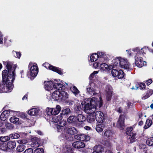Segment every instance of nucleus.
I'll return each mask as SVG.
<instances>
[{
    "mask_svg": "<svg viewBox=\"0 0 153 153\" xmlns=\"http://www.w3.org/2000/svg\"><path fill=\"white\" fill-rule=\"evenodd\" d=\"M3 64L6 65L7 70H4L2 73V85H6L2 91L6 93L10 92L12 91L13 88L12 83L16 76L15 71L16 65L13 64L10 62H4Z\"/></svg>",
    "mask_w": 153,
    "mask_h": 153,
    "instance_id": "obj_1",
    "label": "nucleus"
},
{
    "mask_svg": "<svg viewBox=\"0 0 153 153\" xmlns=\"http://www.w3.org/2000/svg\"><path fill=\"white\" fill-rule=\"evenodd\" d=\"M28 70L27 73V76L30 79L32 80L36 76L39 69L36 64L33 65L31 62H30L28 66Z\"/></svg>",
    "mask_w": 153,
    "mask_h": 153,
    "instance_id": "obj_2",
    "label": "nucleus"
},
{
    "mask_svg": "<svg viewBox=\"0 0 153 153\" xmlns=\"http://www.w3.org/2000/svg\"><path fill=\"white\" fill-rule=\"evenodd\" d=\"M53 87L55 89L61 91V98L62 100H65L68 98V94L65 91V87L63 84L61 83L55 84Z\"/></svg>",
    "mask_w": 153,
    "mask_h": 153,
    "instance_id": "obj_3",
    "label": "nucleus"
},
{
    "mask_svg": "<svg viewBox=\"0 0 153 153\" xmlns=\"http://www.w3.org/2000/svg\"><path fill=\"white\" fill-rule=\"evenodd\" d=\"M73 147L77 149L79 151L83 153H87L88 151L84 148L85 146V144L80 141H76L74 142L72 144Z\"/></svg>",
    "mask_w": 153,
    "mask_h": 153,
    "instance_id": "obj_4",
    "label": "nucleus"
},
{
    "mask_svg": "<svg viewBox=\"0 0 153 153\" xmlns=\"http://www.w3.org/2000/svg\"><path fill=\"white\" fill-rule=\"evenodd\" d=\"M95 118L96 120L99 123H103L106 119L107 115L100 111H97L95 112Z\"/></svg>",
    "mask_w": 153,
    "mask_h": 153,
    "instance_id": "obj_5",
    "label": "nucleus"
},
{
    "mask_svg": "<svg viewBox=\"0 0 153 153\" xmlns=\"http://www.w3.org/2000/svg\"><path fill=\"white\" fill-rule=\"evenodd\" d=\"M89 102H85L84 104H82V107H83L85 111L89 114H94L95 112V108L93 107V105Z\"/></svg>",
    "mask_w": 153,
    "mask_h": 153,
    "instance_id": "obj_6",
    "label": "nucleus"
},
{
    "mask_svg": "<svg viewBox=\"0 0 153 153\" xmlns=\"http://www.w3.org/2000/svg\"><path fill=\"white\" fill-rule=\"evenodd\" d=\"M90 102L93 105V107L95 108V111L97 107L100 108L102 105L103 101L101 97H100L99 100L96 98H92Z\"/></svg>",
    "mask_w": 153,
    "mask_h": 153,
    "instance_id": "obj_7",
    "label": "nucleus"
},
{
    "mask_svg": "<svg viewBox=\"0 0 153 153\" xmlns=\"http://www.w3.org/2000/svg\"><path fill=\"white\" fill-rule=\"evenodd\" d=\"M130 64L126 59L120 57L119 66L121 68H123L126 70L129 71L131 70L130 68Z\"/></svg>",
    "mask_w": 153,
    "mask_h": 153,
    "instance_id": "obj_8",
    "label": "nucleus"
},
{
    "mask_svg": "<svg viewBox=\"0 0 153 153\" xmlns=\"http://www.w3.org/2000/svg\"><path fill=\"white\" fill-rule=\"evenodd\" d=\"M125 117L124 115L120 114L117 121V126L120 130H123L125 128Z\"/></svg>",
    "mask_w": 153,
    "mask_h": 153,
    "instance_id": "obj_9",
    "label": "nucleus"
},
{
    "mask_svg": "<svg viewBox=\"0 0 153 153\" xmlns=\"http://www.w3.org/2000/svg\"><path fill=\"white\" fill-rule=\"evenodd\" d=\"M135 59V62L133 65L134 67L137 66L139 68H141L145 65L144 63H146V62L143 61V58L141 56H137Z\"/></svg>",
    "mask_w": 153,
    "mask_h": 153,
    "instance_id": "obj_10",
    "label": "nucleus"
},
{
    "mask_svg": "<svg viewBox=\"0 0 153 153\" xmlns=\"http://www.w3.org/2000/svg\"><path fill=\"white\" fill-rule=\"evenodd\" d=\"M30 140L32 142L30 146L32 148L35 149L39 146V142L40 140L39 138L37 137L31 136Z\"/></svg>",
    "mask_w": 153,
    "mask_h": 153,
    "instance_id": "obj_11",
    "label": "nucleus"
},
{
    "mask_svg": "<svg viewBox=\"0 0 153 153\" xmlns=\"http://www.w3.org/2000/svg\"><path fill=\"white\" fill-rule=\"evenodd\" d=\"M44 83V88L46 90L48 91L51 90L53 89V88H54L53 87V86L55 85V84L58 83H57V81H56V82H54L53 81L51 80L49 81H45Z\"/></svg>",
    "mask_w": 153,
    "mask_h": 153,
    "instance_id": "obj_12",
    "label": "nucleus"
},
{
    "mask_svg": "<svg viewBox=\"0 0 153 153\" xmlns=\"http://www.w3.org/2000/svg\"><path fill=\"white\" fill-rule=\"evenodd\" d=\"M74 137L77 140L85 142L89 140L90 138V137L88 136L81 134L75 135Z\"/></svg>",
    "mask_w": 153,
    "mask_h": 153,
    "instance_id": "obj_13",
    "label": "nucleus"
},
{
    "mask_svg": "<svg viewBox=\"0 0 153 153\" xmlns=\"http://www.w3.org/2000/svg\"><path fill=\"white\" fill-rule=\"evenodd\" d=\"M14 112H15L11 110H7L3 111L0 116L1 120L3 121L5 120L10 114Z\"/></svg>",
    "mask_w": 153,
    "mask_h": 153,
    "instance_id": "obj_14",
    "label": "nucleus"
},
{
    "mask_svg": "<svg viewBox=\"0 0 153 153\" xmlns=\"http://www.w3.org/2000/svg\"><path fill=\"white\" fill-rule=\"evenodd\" d=\"M61 97L60 90H58L54 91L52 95V98L56 101L61 100Z\"/></svg>",
    "mask_w": 153,
    "mask_h": 153,
    "instance_id": "obj_15",
    "label": "nucleus"
},
{
    "mask_svg": "<svg viewBox=\"0 0 153 153\" xmlns=\"http://www.w3.org/2000/svg\"><path fill=\"white\" fill-rule=\"evenodd\" d=\"M67 121L69 123L77 126V119L76 116H70L68 118Z\"/></svg>",
    "mask_w": 153,
    "mask_h": 153,
    "instance_id": "obj_16",
    "label": "nucleus"
},
{
    "mask_svg": "<svg viewBox=\"0 0 153 153\" xmlns=\"http://www.w3.org/2000/svg\"><path fill=\"white\" fill-rule=\"evenodd\" d=\"M146 48H141V50H140L138 48H134L132 49V51H134V52H136V55L135 56H139V55H140L141 56H143L144 54H146L145 51H144V49H146Z\"/></svg>",
    "mask_w": 153,
    "mask_h": 153,
    "instance_id": "obj_17",
    "label": "nucleus"
},
{
    "mask_svg": "<svg viewBox=\"0 0 153 153\" xmlns=\"http://www.w3.org/2000/svg\"><path fill=\"white\" fill-rule=\"evenodd\" d=\"M40 109L37 108H32L28 111V114L30 115L37 116L39 115Z\"/></svg>",
    "mask_w": 153,
    "mask_h": 153,
    "instance_id": "obj_18",
    "label": "nucleus"
},
{
    "mask_svg": "<svg viewBox=\"0 0 153 153\" xmlns=\"http://www.w3.org/2000/svg\"><path fill=\"white\" fill-rule=\"evenodd\" d=\"M71 113L70 109L69 108H64L62 110L60 115L63 117L69 115Z\"/></svg>",
    "mask_w": 153,
    "mask_h": 153,
    "instance_id": "obj_19",
    "label": "nucleus"
},
{
    "mask_svg": "<svg viewBox=\"0 0 153 153\" xmlns=\"http://www.w3.org/2000/svg\"><path fill=\"white\" fill-rule=\"evenodd\" d=\"M136 133H131L130 134V135L127 136V139H130V142L131 143H132L136 141Z\"/></svg>",
    "mask_w": 153,
    "mask_h": 153,
    "instance_id": "obj_20",
    "label": "nucleus"
},
{
    "mask_svg": "<svg viewBox=\"0 0 153 153\" xmlns=\"http://www.w3.org/2000/svg\"><path fill=\"white\" fill-rule=\"evenodd\" d=\"M112 65L108 66V65L105 63H103L100 65V69L103 71H109L111 70Z\"/></svg>",
    "mask_w": 153,
    "mask_h": 153,
    "instance_id": "obj_21",
    "label": "nucleus"
},
{
    "mask_svg": "<svg viewBox=\"0 0 153 153\" xmlns=\"http://www.w3.org/2000/svg\"><path fill=\"white\" fill-rule=\"evenodd\" d=\"M66 132L69 134L74 135L77 133V131L74 127H71L67 128Z\"/></svg>",
    "mask_w": 153,
    "mask_h": 153,
    "instance_id": "obj_22",
    "label": "nucleus"
},
{
    "mask_svg": "<svg viewBox=\"0 0 153 153\" xmlns=\"http://www.w3.org/2000/svg\"><path fill=\"white\" fill-rule=\"evenodd\" d=\"M105 127V125L103 124L102 123H99L96 125V130L98 132H102Z\"/></svg>",
    "mask_w": 153,
    "mask_h": 153,
    "instance_id": "obj_23",
    "label": "nucleus"
},
{
    "mask_svg": "<svg viewBox=\"0 0 153 153\" xmlns=\"http://www.w3.org/2000/svg\"><path fill=\"white\" fill-rule=\"evenodd\" d=\"M103 149L100 146H95L93 148L92 153H102Z\"/></svg>",
    "mask_w": 153,
    "mask_h": 153,
    "instance_id": "obj_24",
    "label": "nucleus"
},
{
    "mask_svg": "<svg viewBox=\"0 0 153 153\" xmlns=\"http://www.w3.org/2000/svg\"><path fill=\"white\" fill-rule=\"evenodd\" d=\"M52 69L51 71L56 72L60 75H62L63 73H62V70L60 68H59L53 66V67H51Z\"/></svg>",
    "mask_w": 153,
    "mask_h": 153,
    "instance_id": "obj_25",
    "label": "nucleus"
},
{
    "mask_svg": "<svg viewBox=\"0 0 153 153\" xmlns=\"http://www.w3.org/2000/svg\"><path fill=\"white\" fill-rule=\"evenodd\" d=\"M53 108V115H56L58 114L61 111V108L59 105H56L55 108Z\"/></svg>",
    "mask_w": 153,
    "mask_h": 153,
    "instance_id": "obj_26",
    "label": "nucleus"
},
{
    "mask_svg": "<svg viewBox=\"0 0 153 153\" xmlns=\"http://www.w3.org/2000/svg\"><path fill=\"white\" fill-rule=\"evenodd\" d=\"M63 117L61 115L58 116H54L52 117V121L54 123H57L60 122L62 119Z\"/></svg>",
    "mask_w": 153,
    "mask_h": 153,
    "instance_id": "obj_27",
    "label": "nucleus"
},
{
    "mask_svg": "<svg viewBox=\"0 0 153 153\" xmlns=\"http://www.w3.org/2000/svg\"><path fill=\"white\" fill-rule=\"evenodd\" d=\"M10 120L11 123H13L16 125H18L19 124V119L16 117L13 116L11 117Z\"/></svg>",
    "mask_w": 153,
    "mask_h": 153,
    "instance_id": "obj_28",
    "label": "nucleus"
},
{
    "mask_svg": "<svg viewBox=\"0 0 153 153\" xmlns=\"http://www.w3.org/2000/svg\"><path fill=\"white\" fill-rule=\"evenodd\" d=\"M76 116L77 119V122L83 123L86 120L85 117L82 114H78Z\"/></svg>",
    "mask_w": 153,
    "mask_h": 153,
    "instance_id": "obj_29",
    "label": "nucleus"
},
{
    "mask_svg": "<svg viewBox=\"0 0 153 153\" xmlns=\"http://www.w3.org/2000/svg\"><path fill=\"white\" fill-rule=\"evenodd\" d=\"M7 148L10 149H13L16 146V143L15 142L10 141L7 144Z\"/></svg>",
    "mask_w": 153,
    "mask_h": 153,
    "instance_id": "obj_30",
    "label": "nucleus"
},
{
    "mask_svg": "<svg viewBox=\"0 0 153 153\" xmlns=\"http://www.w3.org/2000/svg\"><path fill=\"white\" fill-rule=\"evenodd\" d=\"M112 135V132L110 130H106L104 133H102V135L106 138L110 137Z\"/></svg>",
    "mask_w": 153,
    "mask_h": 153,
    "instance_id": "obj_31",
    "label": "nucleus"
},
{
    "mask_svg": "<svg viewBox=\"0 0 153 153\" xmlns=\"http://www.w3.org/2000/svg\"><path fill=\"white\" fill-rule=\"evenodd\" d=\"M120 57L115 58L112 61L113 67H115L116 66H119Z\"/></svg>",
    "mask_w": 153,
    "mask_h": 153,
    "instance_id": "obj_32",
    "label": "nucleus"
},
{
    "mask_svg": "<svg viewBox=\"0 0 153 153\" xmlns=\"http://www.w3.org/2000/svg\"><path fill=\"white\" fill-rule=\"evenodd\" d=\"M98 55L96 53L92 54L90 56V60L93 62L96 61L98 59Z\"/></svg>",
    "mask_w": 153,
    "mask_h": 153,
    "instance_id": "obj_33",
    "label": "nucleus"
},
{
    "mask_svg": "<svg viewBox=\"0 0 153 153\" xmlns=\"http://www.w3.org/2000/svg\"><path fill=\"white\" fill-rule=\"evenodd\" d=\"M70 89L71 91L75 95H77L78 94L79 91L77 88L75 86H71L70 88Z\"/></svg>",
    "mask_w": 153,
    "mask_h": 153,
    "instance_id": "obj_34",
    "label": "nucleus"
},
{
    "mask_svg": "<svg viewBox=\"0 0 153 153\" xmlns=\"http://www.w3.org/2000/svg\"><path fill=\"white\" fill-rule=\"evenodd\" d=\"M153 93V90L152 89H150L146 93V94L144 96L142 97L143 100H145L146 99L149 97Z\"/></svg>",
    "mask_w": 153,
    "mask_h": 153,
    "instance_id": "obj_35",
    "label": "nucleus"
},
{
    "mask_svg": "<svg viewBox=\"0 0 153 153\" xmlns=\"http://www.w3.org/2000/svg\"><path fill=\"white\" fill-rule=\"evenodd\" d=\"M146 124L144 126V128L146 129L149 127L152 124V121L151 119H148L146 120Z\"/></svg>",
    "mask_w": 153,
    "mask_h": 153,
    "instance_id": "obj_36",
    "label": "nucleus"
},
{
    "mask_svg": "<svg viewBox=\"0 0 153 153\" xmlns=\"http://www.w3.org/2000/svg\"><path fill=\"white\" fill-rule=\"evenodd\" d=\"M95 119L94 116L91 115H88L86 119L87 121L89 123H92L95 121Z\"/></svg>",
    "mask_w": 153,
    "mask_h": 153,
    "instance_id": "obj_37",
    "label": "nucleus"
},
{
    "mask_svg": "<svg viewBox=\"0 0 153 153\" xmlns=\"http://www.w3.org/2000/svg\"><path fill=\"white\" fill-rule=\"evenodd\" d=\"M114 68L115 67H112V66L111 67V74L112 76L114 77L117 76L118 71L116 69H114Z\"/></svg>",
    "mask_w": 153,
    "mask_h": 153,
    "instance_id": "obj_38",
    "label": "nucleus"
},
{
    "mask_svg": "<svg viewBox=\"0 0 153 153\" xmlns=\"http://www.w3.org/2000/svg\"><path fill=\"white\" fill-rule=\"evenodd\" d=\"M146 143L147 145L150 146H153V137L148 138L146 140Z\"/></svg>",
    "mask_w": 153,
    "mask_h": 153,
    "instance_id": "obj_39",
    "label": "nucleus"
},
{
    "mask_svg": "<svg viewBox=\"0 0 153 153\" xmlns=\"http://www.w3.org/2000/svg\"><path fill=\"white\" fill-rule=\"evenodd\" d=\"M53 108H47L46 109V112L47 115L48 116H53Z\"/></svg>",
    "mask_w": 153,
    "mask_h": 153,
    "instance_id": "obj_40",
    "label": "nucleus"
},
{
    "mask_svg": "<svg viewBox=\"0 0 153 153\" xmlns=\"http://www.w3.org/2000/svg\"><path fill=\"white\" fill-rule=\"evenodd\" d=\"M117 77L119 79H122L123 78L125 75V74L123 71L120 70L118 71V74H117Z\"/></svg>",
    "mask_w": 153,
    "mask_h": 153,
    "instance_id": "obj_41",
    "label": "nucleus"
},
{
    "mask_svg": "<svg viewBox=\"0 0 153 153\" xmlns=\"http://www.w3.org/2000/svg\"><path fill=\"white\" fill-rule=\"evenodd\" d=\"M10 140V137L8 136L0 137V141L1 143Z\"/></svg>",
    "mask_w": 153,
    "mask_h": 153,
    "instance_id": "obj_42",
    "label": "nucleus"
},
{
    "mask_svg": "<svg viewBox=\"0 0 153 153\" xmlns=\"http://www.w3.org/2000/svg\"><path fill=\"white\" fill-rule=\"evenodd\" d=\"M133 129V128L131 127H127L126 130V132L125 134V135H130V134L131 133H133V132H132V130Z\"/></svg>",
    "mask_w": 153,
    "mask_h": 153,
    "instance_id": "obj_43",
    "label": "nucleus"
},
{
    "mask_svg": "<svg viewBox=\"0 0 153 153\" xmlns=\"http://www.w3.org/2000/svg\"><path fill=\"white\" fill-rule=\"evenodd\" d=\"M7 144L5 143H0V148L3 151H7Z\"/></svg>",
    "mask_w": 153,
    "mask_h": 153,
    "instance_id": "obj_44",
    "label": "nucleus"
},
{
    "mask_svg": "<svg viewBox=\"0 0 153 153\" xmlns=\"http://www.w3.org/2000/svg\"><path fill=\"white\" fill-rule=\"evenodd\" d=\"M97 55H98V58H99V59H104L106 56V54L105 53L103 52H98Z\"/></svg>",
    "mask_w": 153,
    "mask_h": 153,
    "instance_id": "obj_45",
    "label": "nucleus"
},
{
    "mask_svg": "<svg viewBox=\"0 0 153 153\" xmlns=\"http://www.w3.org/2000/svg\"><path fill=\"white\" fill-rule=\"evenodd\" d=\"M81 107L79 105H76L74 108V112L76 113L79 114L80 113Z\"/></svg>",
    "mask_w": 153,
    "mask_h": 153,
    "instance_id": "obj_46",
    "label": "nucleus"
},
{
    "mask_svg": "<svg viewBox=\"0 0 153 153\" xmlns=\"http://www.w3.org/2000/svg\"><path fill=\"white\" fill-rule=\"evenodd\" d=\"M43 65L46 68L49 69L51 70L52 69V67H53V66L47 62H45L43 64Z\"/></svg>",
    "mask_w": 153,
    "mask_h": 153,
    "instance_id": "obj_47",
    "label": "nucleus"
},
{
    "mask_svg": "<svg viewBox=\"0 0 153 153\" xmlns=\"http://www.w3.org/2000/svg\"><path fill=\"white\" fill-rule=\"evenodd\" d=\"M34 153H44V150L42 148H37L34 151Z\"/></svg>",
    "mask_w": 153,
    "mask_h": 153,
    "instance_id": "obj_48",
    "label": "nucleus"
},
{
    "mask_svg": "<svg viewBox=\"0 0 153 153\" xmlns=\"http://www.w3.org/2000/svg\"><path fill=\"white\" fill-rule=\"evenodd\" d=\"M98 71H94L92 73H91L89 78V79L90 80H92V79L93 78H94V77L95 76V74L98 73Z\"/></svg>",
    "mask_w": 153,
    "mask_h": 153,
    "instance_id": "obj_49",
    "label": "nucleus"
},
{
    "mask_svg": "<svg viewBox=\"0 0 153 153\" xmlns=\"http://www.w3.org/2000/svg\"><path fill=\"white\" fill-rule=\"evenodd\" d=\"M146 87L145 84L144 83H141L137 85V88H139L141 90L144 89Z\"/></svg>",
    "mask_w": 153,
    "mask_h": 153,
    "instance_id": "obj_50",
    "label": "nucleus"
},
{
    "mask_svg": "<svg viewBox=\"0 0 153 153\" xmlns=\"http://www.w3.org/2000/svg\"><path fill=\"white\" fill-rule=\"evenodd\" d=\"M56 128H57L58 131V132H59V131H62V130L63 128V127L64 126H65V124H62V125H61H61H59L58 124H57V125H56Z\"/></svg>",
    "mask_w": 153,
    "mask_h": 153,
    "instance_id": "obj_51",
    "label": "nucleus"
},
{
    "mask_svg": "<svg viewBox=\"0 0 153 153\" xmlns=\"http://www.w3.org/2000/svg\"><path fill=\"white\" fill-rule=\"evenodd\" d=\"M112 97V93L111 92H108L107 93L106 95V99L107 101H110L111 100Z\"/></svg>",
    "mask_w": 153,
    "mask_h": 153,
    "instance_id": "obj_52",
    "label": "nucleus"
},
{
    "mask_svg": "<svg viewBox=\"0 0 153 153\" xmlns=\"http://www.w3.org/2000/svg\"><path fill=\"white\" fill-rule=\"evenodd\" d=\"M65 103L67 105H71L74 103V101L73 100H65Z\"/></svg>",
    "mask_w": 153,
    "mask_h": 153,
    "instance_id": "obj_53",
    "label": "nucleus"
},
{
    "mask_svg": "<svg viewBox=\"0 0 153 153\" xmlns=\"http://www.w3.org/2000/svg\"><path fill=\"white\" fill-rule=\"evenodd\" d=\"M6 128L8 129H11L13 128L12 125L10 123H7L5 124Z\"/></svg>",
    "mask_w": 153,
    "mask_h": 153,
    "instance_id": "obj_54",
    "label": "nucleus"
},
{
    "mask_svg": "<svg viewBox=\"0 0 153 153\" xmlns=\"http://www.w3.org/2000/svg\"><path fill=\"white\" fill-rule=\"evenodd\" d=\"M65 153H74V151L71 147H67Z\"/></svg>",
    "mask_w": 153,
    "mask_h": 153,
    "instance_id": "obj_55",
    "label": "nucleus"
},
{
    "mask_svg": "<svg viewBox=\"0 0 153 153\" xmlns=\"http://www.w3.org/2000/svg\"><path fill=\"white\" fill-rule=\"evenodd\" d=\"M14 56L16 58H19V53L18 52H16L15 51H13L12 52Z\"/></svg>",
    "mask_w": 153,
    "mask_h": 153,
    "instance_id": "obj_56",
    "label": "nucleus"
},
{
    "mask_svg": "<svg viewBox=\"0 0 153 153\" xmlns=\"http://www.w3.org/2000/svg\"><path fill=\"white\" fill-rule=\"evenodd\" d=\"M87 92L89 94H92L94 92V90L91 89V87L87 88Z\"/></svg>",
    "mask_w": 153,
    "mask_h": 153,
    "instance_id": "obj_57",
    "label": "nucleus"
},
{
    "mask_svg": "<svg viewBox=\"0 0 153 153\" xmlns=\"http://www.w3.org/2000/svg\"><path fill=\"white\" fill-rule=\"evenodd\" d=\"M27 114L25 113L20 112V117L22 118H26Z\"/></svg>",
    "mask_w": 153,
    "mask_h": 153,
    "instance_id": "obj_58",
    "label": "nucleus"
},
{
    "mask_svg": "<svg viewBox=\"0 0 153 153\" xmlns=\"http://www.w3.org/2000/svg\"><path fill=\"white\" fill-rule=\"evenodd\" d=\"M25 148V145L20 144V152H22Z\"/></svg>",
    "mask_w": 153,
    "mask_h": 153,
    "instance_id": "obj_59",
    "label": "nucleus"
},
{
    "mask_svg": "<svg viewBox=\"0 0 153 153\" xmlns=\"http://www.w3.org/2000/svg\"><path fill=\"white\" fill-rule=\"evenodd\" d=\"M33 149L29 148L26 149L24 152L25 153H33Z\"/></svg>",
    "mask_w": 153,
    "mask_h": 153,
    "instance_id": "obj_60",
    "label": "nucleus"
},
{
    "mask_svg": "<svg viewBox=\"0 0 153 153\" xmlns=\"http://www.w3.org/2000/svg\"><path fill=\"white\" fill-rule=\"evenodd\" d=\"M27 143V141L25 140H20V144L21 145H25Z\"/></svg>",
    "mask_w": 153,
    "mask_h": 153,
    "instance_id": "obj_61",
    "label": "nucleus"
},
{
    "mask_svg": "<svg viewBox=\"0 0 153 153\" xmlns=\"http://www.w3.org/2000/svg\"><path fill=\"white\" fill-rule=\"evenodd\" d=\"M62 136L63 138V140H66L68 139L69 138V136L67 134H63Z\"/></svg>",
    "mask_w": 153,
    "mask_h": 153,
    "instance_id": "obj_62",
    "label": "nucleus"
},
{
    "mask_svg": "<svg viewBox=\"0 0 153 153\" xmlns=\"http://www.w3.org/2000/svg\"><path fill=\"white\" fill-rule=\"evenodd\" d=\"M132 103H131V102H130V101H128L127 102V108L129 109L130 108V106H132Z\"/></svg>",
    "mask_w": 153,
    "mask_h": 153,
    "instance_id": "obj_63",
    "label": "nucleus"
},
{
    "mask_svg": "<svg viewBox=\"0 0 153 153\" xmlns=\"http://www.w3.org/2000/svg\"><path fill=\"white\" fill-rule=\"evenodd\" d=\"M115 110L119 113H121L123 112V110L121 107L116 108Z\"/></svg>",
    "mask_w": 153,
    "mask_h": 153,
    "instance_id": "obj_64",
    "label": "nucleus"
}]
</instances>
